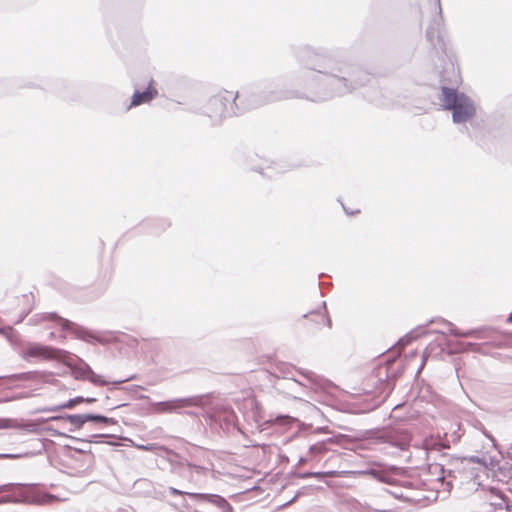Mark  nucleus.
I'll return each instance as SVG.
<instances>
[{
	"mask_svg": "<svg viewBox=\"0 0 512 512\" xmlns=\"http://www.w3.org/2000/svg\"><path fill=\"white\" fill-rule=\"evenodd\" d=\"M393 486L395 487L394 490H388V492L390 494V500L392 498H395V499H398L401 501H405V502H410L413 500V497L411 495H409L408 493H405L403 491V489H411L412 488L411 481L405 480V481H402L400 484H398L395 481V485H393Z\"/></svg>",
	"mask_w": 512,
	"mask_h": 512,
	"instance_id": "22",
	"label": "nucleus"
},
{
	"mask_svg": "<svg viewBox=\"0 0 512 512\" xmlns=\"http://www.w3.org/2000/svg\"><path fill=\"white\" fill-rule=\"evenodd\" d=\"M44 322H49L51 324L50 326H48L49 328L59 327L61 330V333L59 335L51 331L48 334L49 340H58L60 342H64L66 340V332H68L72 334L75 338L82 341H86L88 343L100 341V339L94 334L93 331L67 318L60 316L57 312H42L33 315L29 319V323L33 325L42 324Z\"/></svg>",
	"mask_w": 512,
	"mask_h": 512,
	"instance_id": "5",
	"label": "nucleus"
},
{
	"mask_svg": "<svg viewBox=\"0 0 512 512\" xmlns=\"http://www.w3.org/2000/svg\"><path fill=\"white\" fill-rule=\"evenodd\" d=\"M203 403L202 396H189L175 398L172 400L159 401L152 403V407L159 413H182V409L188 407L200 406Z\"/></svg>",
	"mask_w": 512,
	"mask_h": 512,
	"instance_id": "9",
	"label": "nucleus"
},
{
	"mask_svg": "<svg viewBox=\"0 0 512 512\" xmlns=\"http://www.w3.org/2000/svg\"><path fill=\"white\" fill-rule=\"evenodd\" d=\"M506 322L507 323H512V312L508 315V317L506 319Z\"/></svg>",
	"mask_w": 512,
	"mask_h": 512,
	"instance_id": "54",
	"label": "nucleus"
},
{
	"mask_svg": "<svg viewBox=\"0 0 512 512\" xmlns=\"http://www.w3.org/2000/svg\"><path fill=\"white\" fill-rule=\"evenodd\" d=\"M30 394L28 392H21V393H17L13 396H10V402L11 401H16V400H21V399H24V398H27L29 397Z\"/></svg>",
	"mask_w": 512,
	"mask_h": 512,
	"instance_id": "37",
	"label": "nucleus"
},
{
	"mask_svg": "<svg viewBox=\"0 0 512 512\" xmlns=\"http://www.w3.org/2000/svg\"><path fill=\"white\" fill-rule=\"evenodd\" d=\"M82 402H85L87 404H92L94 402H96V398H93V397H84L83 401Z\"/></svg>",
	"mask_w": 512,
	"mask_h": 512,
	"instance_id": "46",
	"label": "nucleus"
},
{
	"mask_svg": "<svg viewBox=\"0 0 512 512\" xmlns=\"http://www.w3.org/2000/svg\"><path fill=\"white\" fill-rule=\"evenodd\" d=\"M135 398H136V399H141V400L149 399V397H148V396H146V395H142V394H141V395H137V396H135Z\"/></svg>",
	"mask_w": 512,
	"mask_h": 512,
	"instance_id": "53",
	"label": "nucleus"
},
{
	"mask_svg": "<svg viewBox=\"0 0 512 512\" xmlns=\"http://www.w3.org/2000/svg\"><path fill=\"white\" fill-rule=\"evenodd\" d=\"M335 443H338L336 437H329L326 440L319 441L315 444L310 445L309 452L314 455L322 454L329 449L327 447L328 444H335Z\"/></svg>",
	"mask_w": 512,
	"mask_h": 512,
	"instance_id": "26",
	"label": "nucleus"
},
{
	"mask_svg": "<svg viewBox=\"0 0 512 512\" xmlns=\"http://www.w3.org/2000/svg\"><path fill=\"white\" fill-rule=\"evenodd\" d=\"M464 132L467 133L468 136L472 138V135H471V133H470V131H469V129L467 127H465V131Z\"/></svg>",
	"mask_w": 512,
	"mask_h": 512,
	"instance_id": "55",
	"label": "nucleus"
},
{
	"mask_svg": "<svg viewBox=\"0 0 512 512\" xmlns=\"http://www.w3.org/2000/svg\"><path fill=\"white\" fill-rule=\"evenodd\" d=\"M65 420L74 427L69 429L71 432L81 429L87 423L85 414H65Z\"/></svg>",
	"mask_w": 512,
	"mask_h": 512,
	"instance_id": "27",
	"label": "nucleus"
},
{
	"mask_svg": "<svg viewBox=\"0 0 512 512\" xmlns=\"http://www.w3.org/2000/svg\"><path fill=\"white\" fill-rule=\"evenodd\" d=\"M181 506H183V507H187L188 506L185 500L182 501Z\"/></svg>",
	"mask_w": 512,
	"mask_h": 512,
	"instance_id": "58",
	"label": "nucleus"
},
{
	"mask_svg": "<svg viewBox=\"0 0 512 512\" xmlns=\"http://www.w3.org/2000/svg\"><path fill=\"white\" fill-rule=\"evenodd\" d=\"M434 322H436V320L431 319L428 321L427 324L420 325V326L416 327L415 329L406 333L395 343V346L397 347V349H403L404 347H406L407 345L412 343L414 340L418 339L423 334L427 333V330H426L427 325L429 323H434Z\"/></svg>",
	"mask_w": 512,
	"mask_h": 512,
	"instance_id": "21",
	"label": "nucleus"
},
{
	"mask_svg": "<svg viewBox=\"0 0 512 512\" xmlns=\"http://www.w3.org/2000/svg\"><path fill=\"white\" fill-rule=\"evenodd\" d=\"M298 373L302 375L310 384L312 388L316 389H327L332 385V382L315 372L303 368L297 369Z\"/></svg>",
	"mask_w": 512,
	"mask_h": 512,
	"instance_id": "20",
	"label": "nucleus"
},
{
	"mask_svg": "<svg viewBox=\"0 0 512 512\" xmlns=\"http://www.w3.org/2000/svg\"><path fill=\"white\" fill-rule=\"evenodd\" d=\"M139 449H141L142 451H149V452H152L155 450L156 448V444L154 443H149V444H142V445H138L137 446Z\"/></svg>",
	"mask_w": 512,
	"mask_h": 512,
	"instance_id": "38",
	"label": "nucleus"
},
{
	"mask_svg": "<svg viewBox=\"0 0 512 512\" xmlns=\"http://www.w3.org/2000/svg\"><path fill=\"white\" fill-rule=\"evenodd\" d=\"M354 508L359 512H394L390 502L388 489L382 488L378 494L372 495L369 501H356Z\"/></svg>",
	"mask_w": 512,
	"mask_h": 512,
	"instance_id": "10",
	"label": "nucleus"
},
{
	"mask_svg": "<svg viewBox=\"0 0 512 512\" xmlns=\"http://www.w3.org/2000/svg\"><path fill=\"white\" fill-rule=\"evenodd\" d=\"M442 18L443 15L441 17L439 16V21H435L434 23L430 24L426 29V39L433 48H436L437 45L442 42V38L439 33V25Z\"/></svg>",
	"mask_w": 512,
	"mask_h": 512,
	"instance_id": "25",
	"label": "nucleus"
},
{
	"mask_svg": "<svg viewBox=\"0 0 512 512\" xmlns=\"http://www.w3.org/2000/svg\"><path fill=\"white\" fill-rule=\"evenodd\" d=\"M123 390H127L129 392H137L138 390H143L144 388L140 385H131L128 387L122 388Z\"/></svg>",
	"mask_w": 512,
	"mask_h": 512,
	"instance_id": "41",
	"label": "nucleus"
},
{
	"mask_svg": "<svg viewBox=\"0 0 512 512\" xmlns=\"http://www.w3.org/2000/svg\"><path fill=\"white\" fill-rule=\"evenodd\" d=\"M290 475L293 478H299V479L322 478V476L324 475V472H320V471H317V472H312V471L296 472V471H292L290 473Z\"/></svg>",
	"mask_w": 512,
	"mask_h": 512,
	"instance_id": "28",
	"label": "nucleus"
},
{
	"mask_svg": "<svg viewBox=\"0 0 512 512\" xmlns=\"http://www.w3.org/2000/svg\"><path fill=\"white\" fill-rule=\"evenodd\" d=\"M434 332H435V333H441V334H443V335H445V334H446V332H445V331H440V330H435Z\"/></svg>",
	"mask_w": 512,
	"mask_h": 512,
	"instance_id": "57",
	"label": "nucleus"
},
{
	"mask_svg": "<svg viewBox=\"0 0 512 512\" xmlns=\"http://www.w3.org/2000/svg\"><path fill=\"white\" fill-rule=\"evenodd\" d=\"M185 465L189 468V469H193L195 470L197 473H205L206 472V468L203 467V466H200V465H196V464H191L190 462H188L187 460H185Z\"/></svg>",
	"mask_w": 512,
	"mask_h": 512,
	"instance_id": "34",
	"label": "nucleus"
},
{
	"mask_svg": "<svg viewBox=\"0 0 512 512\" xmlns=\"http://www.w3.org/2000/svg\"><path fill=\"white\" fill-rule=\"evenodd\" d=\"M471 461H472V462H479V457H472V458H471Z\"/></svg>",
	"mask_w": 512,
	"mask_h": 512,
	"instance_id": "56",
	"label": "nucleus"
},
{
	"mask_svg": "<svg viewBox=\"0 0 512 512\" xmlns=\"http://www.w3.org/2000/svg\"><path fill=\"white\" fill-rule=\"evenodd\" d=\"M42 430L48 432L51 436L67 437L74 441H82V442H87V443H92V442L98 443V442H102V439L113 437L112 435H109V434H94V435H91V438L89 440H80L76 437L68 436L67 434L62 433V432L58 431L57 429L53 428L52 426L44 427Z\"/></svg>",
	"mask_w": 512,
	"mask_h": 512,
	"instance_id": "24",
	"label": "nucleus"
},
{
	"mask_svg": "<svg viewBox=\"0 0 512 512\" xmlns=\"http://www.w3.org/2000/svg\"><path fill=\"white\" fill-rule=\"evenodd\" d=\"M405 367V361L400 360L398 356H389L384 363L374 369L371 378L379 396L385 399L392 393Z\"/></svg>",
	"mask_w": 512,
	"mask_h": 512,
	"instance_id": "8",
	"label": "nucleus"
},
{
	"mask_svg": "<svg viewBox=\"0 0 512 512\" xmlns=\"http://www.w3.org/2000/svg\"><path fill=\"white\" fill-rule=\"evenodd\" d=\"M133 379H135V376H134V375H133V376H130V377L126 378V379H121V380L113 381V382H112V384H113L114 386H113V387H111V388H109V391H111V392H112V391H114V390L117 388V387H116L117 385L122 384V383L127 382V381H130V380H133Z\"/></svg>",
	"mask_w": 512,
	"mask_h": 512,
	"instance_id": "36",
	"label": "nucleus"
},
{
	"mask_svg": "<svg viewBox=\"0 0 512 512\" xmlns=\"http://www.w3.org/2000/svg\"><path fill=\"white\" fill-rule=\"evenodd\" d=\"M7 402H10V398L9 397L0 398V404L7 403Z\"/></svg>",
	"mask_w": 512,
	"mask_h": 512,
	"instance_id": "51",
	"label": "nucleus"
},
{
	"mask_svg": "<svg viewBox=\"0 0 512 512\" xmlns=\"http://www.w3.org/2000/svg\"><path fill=\"white\" fill-rule=\"evenodd\" d=\"M127 404L126 403H121V404H118V405H115L113 407L110 408V410H114V409H117V408H120V407H123V406H126Z\"/></svg>",
	"mask_w": 512,
	"mask_h": 512,
	"instance_id": "52",
	"label": "nucleus"
},
{
	"mask_svg": "<svg viewBox=\"0 0 512 512\" xmlns=\"http://www.w3.org/2000/svg\"><path fill=\"white\" fill-rule=\"evenodd\" d=\"M301 495V491H298L295 496L293 498H290L289 501L285 502L284 504H282L281 507H287L289 505H291L292 503H294L296 501V499Z\"/></svg>",
	"mask_w": 512,
	"mask_h": 512,
	"instance_id": "42",
	"label": "nucleus"
},
{
	"mask_svg": "<svg viewBox=\"0 0 512 512\" xmlns=\"http://www.w3.org/2000/svg\"><path fill=\"white\" fill-rule=\"evenodd\" d=\"M33 453L25 452V453H0L1 459H20L24 457H31Z\"/></svg>",
	"mask_w": 512,
	"mask_h": 512,
	"instance_id": "31",
	"label": "nucleus"
},
{
	"mask_svg": "<svg viewBox=\"0 0 512 512\" xmlns=\"http://www.w3.org/2000/svg\"><path fill=\"white\" fill-rule=\"evenodd\" d=\"M303 318L309 319L317 325L326 324L328 328L332 327V320L328 315L326 301H323L319 308L311 310L302 315Z\"/></svg>",
	"mask_w": 512,
	"mask_h": 512,
	"instance_id": "18",
	"label": "nucleus"
},
{
	"mask_svg": "<svg viewBox=\"0 0 512 512\" xmlns=\"http://www.w3.org/2000/svg\"><path fill=\"white\" fill-rule=\"evenodd\" d=\"M239 96V91L233 93L225 90L211 96L204 104L191 103L187 111L204 115L210 119L213 126H217L220 125L224 119L244 111L243 106L236 102L239 100Z\"/></svg>",
	"mask_w": 512,
	"mask_h": 512,
	"instance_id": "4",
	"label": "nucleus"
},
{
	"mask_svg": "<svg viewBox=\"0 0 512 512\" xmlns=\"http://www.w3.org/2000/svg\"><path fill=\"white\" fill-rule=\"evenodd\" d=\"M342 207H343V209H344V211H345V213H346L347 215H353V214H355V213H358V212H359V210H356L355 212H354V211H348V210L346 209V207H345L343 204H342Z\"/></svg>",
	"mask_w": 512,
	"mask_h": 512,
	"instance_id": "48",
	"label": "nucleus"
},
{
	"mask_svg": "<svg viewBox=\"0 0 512 512\" xmlns=\"http://www.w3.org/2000/svg\"><path fill=\"white\" fill-rule=\"evenodd\" d=\"M85 417L87 419V422H92L94 424H102L103 421L106 420V416L102 414H96V413H86Z\"/></svg>",
	"mask_w": 512,
	"mask_h": 512,
	"instance_id": "30",
	"label": "nucleus"
},
{
	"mask_svg": "<svg viewBox=\"0 0 512 512\" xmlns=\"http://www.w3.org/2000/svg\"><path fill=\"white\" fill-rule=\"evenodd\" d=\"M297 63L312 75L303 74L304 90L282 89L278 80L248 83L239 91L243 110L289 99L321 102L352 93L369 82V74L343 52L309 45L295 52Z\"/></svg>",
	"mask_w": 512,
	"mask_h": 512,
	"instance_id": "1",
	"label": "nucleus"
},
{
	"mask_svg": "<svg viewBox=\"0 0 512 512\" xmlns=\"http://www.w3.org/2000/svg\"><path fill=\"white\" fill-rule=\"evenodd\" d=\"M168 491L173 496H184V495H187L189 497V493H190V492H185V491L179 490V489L174 488V487H169Z\"/></svg>",
	"mask_w": 512,
	"mask_h": 512,
	"instance_id": "35",
	"label": "nucleus"
},
{
	"mask_svg": "<svg viewBox=\"0 0 512 512\" xmlns=\"http://www.w3.org/2000/svg\"><path fill=\"white\" fill-rule=\"evenodd\" d=\"M441 106L452 114L454 124L471 122L476 115L474 101L456 88L441 86Z\"/></svg>",
	"mask_w": 512,
	"mask_h": 512,
	"instance_id": "7",
	"label": "nucleus"
},
{
	"mask_svg": "<svg viewBox=\"0 0 512 512\" xmlns=\"http://www.w3.org/2000/svg\"><path fill=\"white\" fill-rule=\"evenodd\" d=\"M490 498L488 502L489 509L487 512H495V511H512V502L509 501V498L500 492L496 488L490 489Z\"/></svg>",
	"mask_w": 512,
	"mask_h": 512,
	"instance_id": "17",
	"label": "nucleus"
},
{
	"mask_svg": "<svg viewBox=\"0 0 512 512\" xmlns=\"http://www.w3.org/2000/svg\"><path fill=\"white\" fill-rule=\"evenodd\" d=\"M21 357L25 361H30L32 358L44 360L58 359L70 369L71 375L76 380L89 381L96 386H105L109 384V382L101 375L95 373L91 366L81 357L61 348L43 345L36 342L29 343L22 350Z\"/></svg>",
	"mask_w": 512,
	"mask_h": 512,
	"instance_id": "2",
	"label": "nucleus"
},
{
	"mask_svg": "<svg viewBox=\"0 0 512 512\" xmlns=\"http://www.w3.org/2000/svg\"><path fill=\"white\" fill-rule=\"evenodd\" d=\"M61 500L59 496L44 490L39 483H6L0 485V505L46 506Z\"/></svg>",
	"mask_w": 512,
	"mask_h": 512,
	"instance_id": "3",
	"label": "nucleus"
},
{
	"mask_svg": "<svg viewBox=\"0 0 512 512\" xmlns=\"http://www.w3.org/2000/svg\"><path fill=\"white\" fill-rule=\"evenodd\" d=\"M154 83V80L150 79L147 87L144 90L135 89L131 96V101L127 107V110L142 104L150 103L153 99H155L158 95V90L154 86Z\"/></svg>",
	"mask_w": 512,
	"mask_h": 512,
	"instance_id": "16",
	"label": "nucleus"
},
{
	"mask_svg": "<svg viewBox=\"0 0 512 512\" xmlns=\"http://www.w3.org/2000/svg\"><path fill=\"white\" fill-rule=\"evenodd\" d=\"M189 498L199 504H210L221 512H233L231 504L221 495L210 493H189Z\"/></svg>",
	"mask_w": 512,
	"mask_h": 512,
	"instance_id": "15",
	"label": "nucleus"
},
{
	"mask_svg": "<svg viewBox=\"0 0 512 512\" xmlns=\"http://www.w3.org/2000/svg\"><path fill=\"white\" fill-rule=\"evenodd\" d=\"M443 485H445V489L447 492H450L453 486L451 482H445L443 483Z\"/></svg>",
	"mask_w": 512,
	"mask_h": 512,
	"instance_id": "47",
	"label": "nucleus"
},
{
	"mask_svg": "<svg viewBox=\"0 0 512 512\" xmlns=\"http://www.w3.org/2000/svg\"><path fill=\"white\" fill-rule=\"evenodd\" d=\"M61 420H65V414L55 415V416H51L48 418L41 417V418L36 419L35 421H32V420L19 421L16 418H1L0 417V429H20V430H24V431L33 433V432L39 431L40 423H46L49 421H61Z\"/></svg>",
	"mask_w": 512,
	"mask_h": 512,
	"instance_id": "11",
	"label": "nucleus"
},
{
	"mask_svg": "<svg viewBox=\"0 0 512 512\" xmlns=\"http://www.w3.org/2000/svg\"><path fill=\"white\" fill-rule=\"evenodd\" d=\"M237 416L231 408L223 407L208 414L210 425L228 430L235 425Z\"/></svg>",
	"mask_w": 512,
	"mask_h": 512,
	"instance_id": "14",
	"label": "nucleus"
},
{
	"mask_svg": "<svg viewBox=\"0 0 512 512\" xmlns=\"http://www.w3.org/2000/svg\"><path fill=\"white\" fill-rule=\"evenodd\" d=\"M49 372H40V371H27L22 373H15L5 376H0V382L2 380H10V381H30L37 379L39 377H45L50 375Z\"/></svg>",
	"mask_w": 512,
	"mask_h": 512,
	"instance_id": "23",
	"label": "nucleus"
},
{
	"mask_svg": "<svg viewBox=\"0 0 512 512\" xmlns=\"http://www.w3.org/2000/svg\"><path fill=\"white\" fill-rule=\"evenodd\" d=\"M426 359H427V356L424 355L423 358H422L421 365L419 366L418 370L416 371V375H418L420 373V371L423 369V367L425 365V362H426Z\"/></svg>",
	"mask_w": 512,
	"mask_h": 512,
	"instance_id": "45",
	"label": "nucleus"
},
{
	"mask_svg": "<svg viewBox=\"0 0 512 512\" xmlns=\"http://www.w3.org/2000/svg\"><path fill=\"white\" fill-rule=\"evenodd\" d=\"M439 470L441 475L438 477V480H443L446 476H451L453 474V471L448 470L446 471L444 466L440 465Z\"/></svg>",
	"mask_w": 512,
	"mask_h": 512,
	"instance_id": "39",
	"label": "nucleus"
},
{
	"mask_svg": "<svg viewBox=\"0 0 512 512\" xmlns=\"http://www.w3.org/2000/svg\"><path fill=\"white\" fill-rule=\"evenodd\" d=\"M74 450L78 453H87L89 452L90 453V450H86V449H83V448H74Z\"/></svg>",
	"mask_w": 512,
	"mask_h": 512,
	"instance_id": "49",
	"label": "nucleus"
},
{
	"mask_svg": "<svg viewBox=\"0 0 512 512\" xmlns=\"http://www.w3.org/2000/svg\"><path fill=\"white\" fill-rule=\"evenodd\" d=\"M63 409H64V407H62V404H59V405L39 408V409L35 410L33 412V414L45 413V412H57V411H60V410H63Z\"/></svg>",
	"mask_w": 512,
	"mask_h": 512,
	"instance_id": "33",
	"label": "nucleus"
},
{
	"mask_svg": "<svg viewBox=\"0 0 512 512\" xmlns=\"http://www.w3.org/2000/svg\"><path fill=\"white\" fill-rule=\"evenodd\" d=\"M434 2H435V5H436V8H437V13L441 17L442 16L441 2H440V0H434Z\"/></svg>",
	"mask_w": 512,
	"mask_h": 512,
	"instance_id": "44",
	"label": "nucleus"
},
{
	"mask_svg": "<svg viewBox=\"0 0 512 512\" xmlns=\"http://www.w3.org/2000/svg\"><path fill=\"white\" fill-rule=\"evenodd\" d=\"M68 89H69V87L65 86V87L63 88V90H59V91H58V93H59V95H60L63 99H71V100H73L74 98H73V97H70L69 92H68Z\"/></svg>",
	"mask_w": 512,
	"mask_h": 512,
	"instance_id": "40",
	"label": "nucleus"
},
{
	"mask_svg": "<svg viewBox=\"0 0 512 512\" xmlns=\"http://www.w3.org/2000/svg\"><path fill=\"white\" fill-rule=\"evenodd\" d=\"M83 399V396H76L62 403V407H64V409H72L75 405L82 403Z\"/></svg>",
	"mask_w": 512,
	"mask_h": 512,
	"instance_id": "32",
	"label": "nucleus"
},
{
	"mask_svg": "<svg viewBox=\"0 0 512 512\" xmlns=\"http://www.w3.org/2000/svg\"><path fill=\"white\" fill-rule=\"evenodd\" d=\"M440 321L444 326L448 328V333L455 337L462 338H476L483 340V343L476 342H458V348L462 352H476L483 353V345H494L498 346L503 341V334L493 326H481L478 328H472L465 331L459 330L453 323L440 318Z\"/></svg>",
	"mask_w": 512,
	"mask_h": 512,
	"instance_id": "6",
	"label": "nucleus"
},
{
	"mask_svg": "<svg viewBox=\"0 0 512 512\" xmlns=\"http://www.w3.org/2000/svg\"><path fill=\"white\" fill-rule=\"evenodd\" d=\"M306 461H307V460H306V458H304V457H300V458H299V460H298V462H297V466H300V465H302V464L306 463Z\"/></svg>",
	"mask_w": 512,
	"mask_h": 512,
	"instance_id": "50",
	"label": "nucleus"
},
{
	"mask_svg": "<svg viewBox=\"0 0 512 512\" xmlns=\"http://www.w3.org/2000/svg\"><path fill=\"white\" fill-rule=\"evenodd\" d=\"M141 226L149 234L157 236L166 231L171 226V222L168 218H150L146 219Z\"/></svg>",
	"mask_w": 512,
	"mask_h": 512,
	"instance_id": "19",
	"label": "nucleus"
},
{
	"mask_svg": "<svg viewBox=\"0 0 512 512\" xmlns=\"http://www.w3.org/2000/svg\"><path fill=\"white\" fill-rule=\"evenodd\" d=\"M296 419L289 415L278 414L275 419L269 418L267 422L271 424L291 425Z\"/></svg>",
	"mask_w": 512,
	"mask_h": 512,
	"instance_id": "29",
	"label": "nucleus"
},
{
	"mask_svg": "<svg viewBox=\"0 0 512 512\" xmlns=\"http://www.w3.org/2000/svg\"><path fill=\"white\" fill-rule=\"evenodd\" d=\"M117 424V420L114 419V418H110V417H107L106 416V420L103 421V425H116Z\"/></svg>",
	"mask_w": 512,
	"mask_h": 512,
	"instance_id": "43",
	"label": "nucleus"
},
{
	"mask_svg": "<svg viewBox=\"0 0 512 512\" xmlns=\"http://www.w3.org/2000/svg\"><path fill=\"white\" fill-rule=\"evenodd\" d=\"M294 382H295L296 384H298V385H302V383H301V382H299V381H297V380H294ZM303 386H305V384H303Z\"/></svg>",
	"mask_w": 512,
	"mask_h": 512,
	"instance_id": "59",
	"label": "nucleus"
},
{
	"mask_svg": "<svg viewBox=\"0 0 512 512\" xmlns=\"http://www.w3.org/2000/svg\"><path fill=\"white\" fill-rule=\"evenodd\" d=\"M44 448V445L43 444H40V449L38 450L39 452H41V450Z\"/></svg>",
	"mask_w": 512,
	"mask_h": 512,
	"instance_id": "60",
	"label": "nucleus"
},
{
	"mask_svg": "<svg viewBox=\"0 0 512 512\" xmlns=\"http://www.w3.org/2000/svg\"><path fill=\"white\" fill-rule=\"evenodd\" d=\"M399 470L400 468L396 466H384L381 464H375L370 468L357 471L356 473L359 475H369L370 477L381 483L395 485L394 476Z\"/></svg>",
	"mask_w": 512,
	"mask_h": 512,
	"instance_id": "13",
	"label": "nucleus"
},
{
	"mask_svg": "<svg viewBox=\"0 0 512 512\" xmlns=\"http://www.w3.org/2000/svg\"><path fill=\"white\" fill-rule=\"evenodd\" d=\"M377 439L404 451L409 448L412 436L405 429L390 428L379 431Z\"/></svg>",
	"mask_w": 512,
	"mask_h": 512,
	"instance_id": "12",
	"label": "nucleus"
}]
</instances>
